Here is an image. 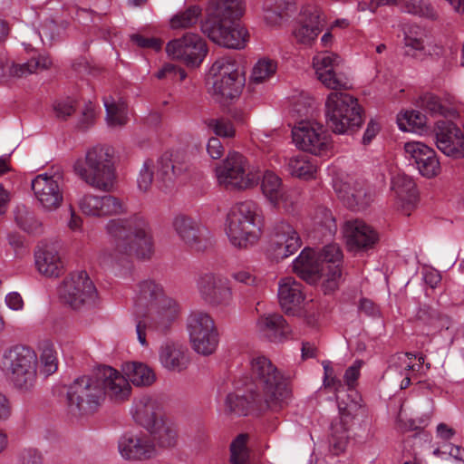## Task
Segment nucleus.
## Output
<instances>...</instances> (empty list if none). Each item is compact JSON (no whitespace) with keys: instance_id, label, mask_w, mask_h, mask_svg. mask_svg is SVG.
Returning <instances> with one entry per match:
<instances>
[{"instance_id":"nucleus-23","label":"nucleus","mask_w":464,"mask_h":464,"mask_svg":"<svg viewBox=\"0 0 464 464\" xmlns=\"http://www.w3.org/2000/svg\"><path fill=\"white\" fill-rule=\"evenodd\" d=\"M435 141L437 148L446 156L464 157V133L452 121H439L436 123Z\"/></svg>"},{"instance_id":"nucleus-14","label":"nucleus","mask_w":464,"mask_h":464,"mask_svg":"<svg viewBox=\"0 0 464 464\" xmlns=\"http://www.w3.org/2000/svg\"><path fill=\"white\" fill-rule=\"evenodd\" d=\"M200 298L211 306H227L233 299L229 281L220 273L206 272L197 280Z\"/></svg>"},{"instance_id":"nucleus-4","label":"nucleus","mask_w":464,"mask_h":464,"mask_svg":"<svg viewBox=\"0 0 464 464\" xmlns=\"http://www.w3.org/2000/svg\"><path fill=\"white\" fill-rule=\"evenodd\" d=\"M0 372L20 392H30L37 382L38 354L29 345L13 344L0 354Z\"/></svg>"},{"instance_id":"nucleus-50","label":"nucleus","mask_w":464,"mask_h":464,"mask_svg":"<svg viewBox=\"0 0 464 464\" xmlns=\"http://www.w3.org/2000/svg\"><path fill=\"white\" fill-rule=\"evenodd\" d=\"M277 63L269 58H261L254 65L250 76L252 82L259 84L270 80L276 72Z\"/></svg>"},{"instance_id":"nucleus-59","label":"nucleus","mask_w":464,"mask_h":464,"mask_svg":"<svg viewBox=\"0 0 464 464\" xmlns=\"http://www.w3.org/2000/svg\"><path fill=\"white\" fill-rule=\"evenodd\" d=\"M154 163L152 160H146L140 170L137 183L138 188L141 191H148L153 180Z\"/></svg>"},{"instance_id":"nucleus-12","label":"nucleus","mask_w":464,"mask_h":464,"mask_svg":"<svg viewBox=\"0 0 464 464\" xmlns=\"http://www.w3.org/2000/svg\"><path fill=\"white\" fill-rule=\"evenodd\" d=\"M39 207L47 212L58 209L63 201V175L59 169L38 174L31 182Z\"/></svg>"},{"instance_id":"nucleus-55","label":"nucleus","mask_w":464,"mask_h":464,"mask_svg":"<svg viewBox=\"0 0 464 464\" xmlns=\"http://www.w3.org/2000/svg\"><path fill=\"white\" fill-rule=\"evenodd\" d=\"M76 109V101L72 97H64L56 100L53 104V110L55 116L65 120L72 116Z\"/></svg>"},{"instance_id":"nucleus-47","label":"nucleus","mask_w":464,"mask_h":464,"mask_svg":"<svg viewBox=\"0 0 464 464\" xmlns=\"http://www.w3.org/2000/svg\"><path fill=\"white\" fill-rule=\"evenodd\" d=\"M402 11L429 19H436L438 14L429 0H390Z\"/></svg>"},{"instance_id":"nucleus-20","label":"nucleus","mask_w":464,"mask_h":464,"mask_svg":"<svg viewBox=\"0 0 464 464\" xmlns=\"http://www.w3.org/2000/svg\"><path fill=\"white\" fill-rule=\"evenodd\" d=\"M156 381L154 371L148 365L138 362H128L118 371V401L126 400L131 394V385L148 387Z\"/></svg>"},{"instance_id":"nucleus-64","label":"nucleus","mask_w":464,"mask_h":464,"mask_svg":"<svg viewBox=\"0 0 464 464\" xmlns=\"http://www.w3.org/2000/svg\"><path fill=\"white\" fill-rule=\"evenodd\" d=\"M105 107V121L108 128L114 130L116 128V102L113 96L109 95L103 98Z\"/></svg>"},{"instance_id":"nucleus-48","label":"nucleus","mask_w":464,"mask_h":464,"mask_svg":"<svg viewBox=\"0 0 464 464\" xmlns=\"http://www.w3.org/2000/svg\"><path fill=\"white\" fill-rule=\"evenodd\" d=\"M258 327L264 337L278 343L286 340L292 330L287 321H258Z\"/></svg>"},{"instance_id":"nucleus-42","label":"nucleus","mask_w":464,"mask_h":464,"mask_svg":"<svg viewBox=\"0 0 464 464\" xmlns=\"http://www.w3.org/2000/svg\"><path fill=\"white\" fill-rule=\"evenodd\" d=\"M212 94L220 102L237 97L244 85L243 78L228 77L209 82Z\"/></svg>"},{"instance_id":"nucleus-39","label":"nucleus","mask_w":464,"mask_h":464,"mask_svg":"<svg viewBox=\"0 0 464 464\" xmlns=\"http://www.w3.org/2000/svg\"><path fill=\"white\" fill-rule=\"evenodd\" d=\"M334 188L339 198L350 208H364L369 204L366 188L362 185L352 187L345 182H334Z\"/></svg>"},{"instance_id":"nucleus-17","label":"nucleus","mask_w":464,"mask_h":464,"mask_svg":"<svg viewBox=\"0 0 464 464\" xmlns=\"http://www.w3.org/2000/svg\"><path fill=\"white\" fill-rule=\"evenodd\" d=\"M201 31L212 42L231 49H243L249 37L246 29L234 20L223 24L204 22Z\"/></svg>"},{"instance_id":"nucleus-5","label":"nucleus","mask_w":464,"mask_h":464,"mask_svg":"<svg viewBox=\"0 0 464 464\" xmlns=\"http://www.w3.org/2000/svg\"><path fill=\"white\" fill-rule=\"evenodd\" d=\"M72 168L75 175L90 187L111 192L116 185V150L107 145L93 147Z\"/></svg>"},{"instance_id":"nucleus-60","label":"nucleus","mask_w":464,"mask_h":464,"mask_svg":"<svg viewBox=\"0 0 464 464\" xmlns=\"http://www.w3.org/2000/svg\"><path fill=\"white\" fill-rule=\"evenodd\" d=\"M173 160L172 155L169 156L167 154L163 155L158 162V176L164 182H173L174 181V174H173Z\"/></svg>"},{"instance_id":"nucleus-49","label":"nucleus","mask_w":464,"mask_h":464,"mask_svg":"<svg viewBox=\"0 0 464 464\" xmlns=\"http://www.w3.org/2000/svg\"><path fill=\"white\" fill-rule=\"evenodd\" d=\"M287 169L292 176L304 179L314 178L316 172V166L306 156L301 154L289 159Z\"/></svg>"},{"instance_id":"nucleus-24","label":"nucleus","mask_w":464,"mask_h":464,"mask_svg":"<svg viewBox=\"0 0 464 464\" xmlns=\"http://www.w3.org/2000/svg\"><path fill=\"white\" fill-rule=\"evenodd\" d=\"M347 247L352 251H367L379 241L378 232L359 219L348 220L343 227Z\"/></svg>"},{"instance_id":"nucleus-34","label":"nucleus","mask_w":464,"mask_h":464,"mask_svg":"<svg viewBox=\"0 0 464 464\" xmlns=\"http://www.w3.org/2000/svg\"><path fill=\"white\" fill-rule=\"evenodd\" d=\"M278 298L287 315H295L304 300L302 284L293 277H285L278 284Z\"/></svg>"},{"instance_id":"nucleus-36","label":"nucleus","mask_w":464,"mask_h":464,"mask_svg":"<svg viewBox=\"0 0 464 464\" xmlns=\"http://www.w3.org/2000/svg\"><path fill=\"white\" fill-rule=\"evenodd\" d=\"M244 10L243 0H209L205 22L223 24L239 18Z\"/></svg>"},{"instance_id":"nucleus-8","label":"nucleus","mask_w":464,"mask_h":464,"mask_svg":"<svg viewBox=\"0 0 464 464\" xmlns=\"http://www.w3.org/2000/svg\"><path fill=\"white\" fill-rule=\"evenodd\" d=\"M58 296L67 308L83 316L95 314L101 306L97 289L83 270L73 271L63 280Z\"/></svg>"},{"instance_id":"nucleus-26","label":"nucleus","mask_w":464,"mask_h":464,"mask_svg":"<svg viewBox=\"0 0 464 464\" xmlns=\"http://www.w3.org/2000/svg\"><path fill=\"white\" fill-rule=\"evenodd\" d=\"M118 451L128 460H148L157 455L153 441L144 433L121 436L118 442Z\"/></svg>"},{"instance_id":"nucleus-1","label":"nucleus","mask_w":464,"mask_h":464,"mask_svg":"<svg viewBox=\"0 0 464 464\" xmlns=\"http://www.w3.org/2000/svg\"><path fill=\"white\" fill-rule=\"evenodd\" d=\"M250 369L257 392H251L249 398L240 392H228L225 398V411L245 415L253 406L272 411L282 409L291 395L287 379L263 355L251 360Z\"/></svg>"},{"instance_id":"nucleus-2","label":"nucleus","mask_w":464,"mask_h":464,"mask_svg":"<svg viewBox=\"0 0 464 464\" xmlns=\"http://www.w3.org/2000/svg\"><path fill=\"white\" fill-rule=\"evenodd\" d=\"M154 254V240L148 222L138 214L128 215L118 201V256L121 255L128 259L126 266L118 271V276H130L132 264L129 258L150 260Z\"/></svg>"},{"instance_id":"nucleus-16","label":"nucleus","mask_w":464,"mask_h":464,"mask_svg":"<svg viewBox=\"0 0 464 464\" xmlns=\"http://www.w3.org/2000/svg\"><path fill=\"white\" fill-rule=\"evenodd\" d=\"M188 341L195 353L208 357L218 351L220 334L215 321H188Z\"/></svg>"},{"instance_id":"nucleus-30","label":"nucleus","mask_w":464,"mask_h":464,"mask_svg":"<svg viewBox=\"0 0 464 464\" xmlns=\"http://www.w3.org/2000/svg\"><path fill=\"white\" fill-rule=\"evenodd\" d=\"M82 213L89 218H107L116 213V197L87 193L78 200Z\"/></svg>"},{"instance_id":"nucleus-28","label":"nucleus","mask_w":464,"mask_h":464,"mask_svg":"<svg viewBox=\"0 0 464 464\" xmlns=\"http://www.w3.org/2000/svg\"><path fill=\"white\" fill-rule=\"evenodd\" d=\"M343 254L336 244L325 246L320 255L323 275L326 276L323 283V289L325 294L334 291L338 287L341 278V268L339 263Z\"/></svg>"},{"instance_id":"nucleus-9","label":"nucleus","mask_w":464,"mask_h":464,"mask_svg":"<svg viewBox=\"0 0 464 464\" xmlns=\"http://www.w3.org/2000/svg\"><path fill=\"white\" fill-rule=\"evenodd\" d=\"M324 111L328 126L338 134L353 131L362 122V108L357 99L345 92H331L326 97Z\"/></svg>"},{"instance_id":"nucleus-33","label":"nucleus","mask_w":464,"mask_h":464,"mask_svg":"<svg viewBox=\"0 0 464 464\" xmlns=\"http://www.w3.org/2000/svg\"><path fill=\"white\" fill-rule=\"evenodd\" d=\"M392 190L396 204L402 212L410 215L418 202V191L411 178L405 174H397L392 179Z\"/></svg>"},{"instance_id":"nucleus-27","label":"nucleus","mask_w":464,"mask_h":464,"mask_svg":"<svg viewBox=\"0 0 464 464\" xmlns=\"http://www.w3.org/2000/svg\"><path fill=\"white\" fill-rule=\"evenodd\" d=\"M324 19L316 7H306L295 25L293 35L297 44L311 46L322 33Z\"/></svg>"},{"instance_id":"nucleus-51","label":"nucleus","mask_w":464,"mask_h":464,"mask_svg":"<svg viewBox=\"0 0 464 464\" xmlns=\"http://www.w3.org/2000/svg\"><path fill=\"white\" fill-rule=\"evenodd\" d=\"M314 225L324 237L331 238L337 231V225L332 212L326 208H319L314 218Z\"/></svg>"},{"instance_id":"nucleus-18","label":"nucleus","mask_w":464,"mask_h":464,"mask_svg":"<svg viewBox=\"0 0 464 464\" xmlns=\"http://www.w3.org/2000/svg\"><path fill=\"white\" fill-rule=\"evenodd\" d=\"M302 246V239L295 227L288 221L276 222L270 234L269 249L276 259H285Z\"/></svg>"},{"instance_id":"nucleus-56","label":"nucleus","mask_w":464,"mask_h":464,"mask_svg":"<svg viewBox=\"0 0 464 464\" xmlns=\"http://www.w3.org/2000/svg\"><path fill=\"white\" fill-rule=\"evenodd\" d=\"M18 464H44L43 452L34 447H25L19 450L16 456Z\"/></svg>"},{"instance_id":"nucleus-29","label":"nucleus","mask_w":464,"mask_h":464,"mask_svg":"<svg viewBox=\"0 0 464 464\" xmlns=\"http://www.w3.org/2000/svg\"><path fill=\"white\" fill-rule=\"evenodd\" d=\"M159 360L164 369L178 373L185 372L191 363L188 349L175 342H168L160 347Z\"/></svg>"},{"instance_id":"nucleus-10","label":"nucleus","mask_w":464,"mask_h":464,"mask_svg":"<svg viewBox=\"0 0 464 464\" xmlns=\"http://www.w3.org/2000/svg\"><path fill=\"white\" fill-rule=\"evenodd\" d=\"M295 145L315 156H329L333 152L332 137L326 128L316 121L302 120L292 129Z\"/></svg>"},{"instance_id":"nucleus-35","label":"nucleus","mask_w":464,"mask_h":464,"mask_svg":"<svg viewBox=\"0 0 464 464\" xmlns=\"http://www.w3.org/2000/svg\"><path fill=\"white\" fill-rule=\"evenodd\" d=\"M293 270L309 284H316L318 280L326 278L323 275L322 265L315 259V252L312 248H304L293 262Z\"/></svg>"},{"instance_id":"nucleus-3","label":"nucleus","mask_w":464,"mask_h":464,"mask_svg":"<svg viewBox=\"0 0 464 464\" xmlns=\"http://www.w3.org/2000/svg\"><path fill=\"white\" fill-rule=\"evenodd\" d=\"M116 370L99 366L91 376L73 381L67 391L68 408L72 414L84 415L95 411L107 395H116Z\"/></svg>"},{"instance_id":"nucleus-46","label":"nucleus","mask_w":464,"mask_h":464,"mask_svg":"<svg viewBox=\"0 0 464 464\" xmlns=\"http://www.w3.org/2000/svg\"><path fill=\"white\" fill-rule=\"evenodd\" d=\"M235 77L243 78L238 71V64L232 57H221L218 59L211 66L208 74V82L214 80H223L224 78Z\"/></svg>"},{"instance_id":"nucleus-44","label":"nucleus","mask_w":464,"mask_h":464,"mask_svg":"<svg viewBox=\"0 0 464 464\" xmlns=\"http://www.w3.org/2000/svg\"><path fill=\"white\" fill-rule=\"evenodd\" d=\"M37 354L40 372L45 377L53 374L58 370V353L52 342H42L38 346Z\"/></svg>"},{"instance_id":"nucleus-6","label":"nucleus","mask_w":464,"mask_h":464,"mask_svg":"<svg viewBox=\"0 0 464 464\" xmlns=\"http://www.w3.org/2000/svg\"><path fill=\"white\" fill-rule=\"evenodd\" d=\"M362 364L363 362L362 360H356L344 372V382L350 391V393L347 394V401L341 400L339 393H336L339 416L332 422V440L330 441L334 454H339L345 450L348 440V430L353 420L362 410V398L353 388L360 376Z\"/></svg>"},{"instance_id":"nucleus-13","label":"nucleus","mask_w":464,"mask_h":464,"mask_svg":"<svg viewBox=\"0 0 464 464\" xmlns=\"http://www.w3.org/2000/svg\"><path fill=\"white\" fill-rule=\"evenodd\" d=\"M166 52L172 59L188 66H198L208 53L206 42L197 34L186 33L179 38L169 41Z\"/></svg>"},{"instance_id":"nucleus-52","label":"nucleus","mask_w":464,"mask_h":464,"mask_svg":"<svg viewBox=\"0 0 464 464\" xmlns=\"http://www.w3.org/2000/svg\"><path fill=\"white\" fill-rule=\"evenodd\" d=\"M14 221L21 229L29 233L37 231L41 227V223L34 212L24 206H18L15 208Z\"/></svg>"},{"instance_id":"nucleus-43","label":"nucleus","mask_w":464,"mask_h":464,"mask_svg":"<svg viewBox=\"0 0 464 464\" xmlns=\"http://www.w3.org/2000/svg\"><path fill=\"white\" fill-rule=\"evenodd\" d=\"M181 305L174 298L165 293L143 315V317H159L160 319H175L181 316Z\"/></svg>"},{"instance_id":"nucleus-31","label":"nucleus","mask_w":464,"mask_h":464,"mask_svg":"<svg viewBox=\"0 0 464 464\" xmlns=\"http://www.w3.org/2000/svg\"><path fill=\"white\" fill-rule=\"evenodd\" d=\"M164 293L163 285L155 279L146 278L140 281L135 286L132 297L136 313L143 316Z\"/></svg>"},{"instance_id":"nucleus-58","label":"nucleus","mask_w":464,"mask_h":464,"mask_svg":"<svg viewBox=\"0 0 464 464\" xmlns=\"http://www.w3.org/2000/svg\"><path fill=\"white\" fill-rule=\"evenodd\" d=\"M417 103L420 108L431 114H441L443 112L440 100L432 93L426 92L420 95Z\"/></svg>"},{"instance_id":"nucleus-7","label":"nucleus","mask_w":464,"mask_h":464,"mask_svg":"<svg viewBox=\"0 0 464 464\" xmlns=\"http://www.w3.org/2000/svg\"><path fill=\"white\" fill-rule=\"evenodd\" d=\"M263 217L259 206L251 200L237 203L227 217L226 234L237 248L255 245L262 235Z\"/></svg>"},{"instance_id":"nucleus-57","label":"nucleus","mask_w":464,"mask_h":464,"mask_svg":"<svg viewBox=\"0 0 464 464\" xmlns=\"http://www.w3.org/2000/svg\"><path fill=\"white\" fill-rule=\"evenodd\" d=\"M208 127L213 130L217 136L222 138H233L236 134L233 123L227 119H212L208 121Z\"/></svg>"},{"instance_id":"nucleus-22","label":"nucleus","mask_w":464,"mask_h":464,"mask_svg":"<svg viewBox=\"0 0 464 464\" xmlns=\"http://www.w3.org/2000/svg\"><path fill=\"white\" fill-rule=\"evenodd\" d=\"M264 197L275 208L290 212L296 203L295 193L285 188L282 179L272 170H266L261 179Z\"/></svg>"},{"instance_id":"nucleus-61","label":"nucleus","mask_w":464,"mask_h":464,"mask_svg":"<svg viewBox=\"0 0 464 464\" xmlns=\"http://www.w3.org/2000/svg\"><path fill=\"white\" fill-rule=\"evenodd\" d=\"M136 332L138 341L142 346H147V337L159 338L158 330H156L155 324L151 323H140L136 325Z\"/></svg>"},{"instance_id":"nucleus-45","label":"nucleus","mask_w":464,"mask_h":464,"mask_svg":"<svg viewBox=\"0 0 464 464\" xmlns=\"http://www.w3.org/2000/svg\"><path fill=\"white\" fill-rule=\"evenodd\" d=\"M202 16V8L192 5L179 10L169 19V28L172 30H186L194 27Z\"/></svg>"},{"instance_id":"nucleus-63","label":"nucleus","mask_w":464,"mask_h":464,"mask_svg":"<svg viewBox=\"0 0 464 464\" xmlns=\"http://www.w3.org/2000/svg\"><path fill=\"white\" fill-rule=\"evenodd\" d=\"M359 314L365 317H381L383 316L380 307L372 300L362 298L358 306Z\"/></svg>"},{"instance_id":"nucleus-11","label":"nucleus","mask_w":464,"mask_h":464,"mask_svg":"<svg viewBox=\"0 0 464 464\" xmlns=\"http://www.w3.org/2000/svg\"><path fill=\"white\" fill-rule=\"evenodd\" d=\"M215 171L218 184L226 188L246 189L257 182L256 175L249 170L247 160L236 151L229 152Z\"/></svg>"},{"instance_id":"nucleus-15","label":"nucleus","mask_w":464,"mask_h":464,"mask_svg":"<svg viewBox=\"0 0 464 464\" xmlns=\"http://www.w3.org/2000/svg\"><path fill=\"white\" fill-rule=\"evenodd\" d=\"M342 59L330 52H321L314 55L313 65L317 79L323 85L334 91L347 90L351 83L345 73L339 71Z\"/></svg>"},{"instance_id":"nucleus-53","label":"nucleus","mask_w":464,"mask_h":464,"mask_svg":"<svg viewBox=\"0 0 464 464\" xmlns=\"http://www.w3.org/2000/svg\"><path fill=\"white\" fill-rule=\"evenodd\" d=\"M248 436L239 434L230 446V462L231 464H248L249 451L247 448Z\"/></svg>"},{"instance_id":"nucleus-25","label":"nucleus","mask_w":464,"mask_h":464,"mask_svg":"<svg viewBox=\"0 0 464 464\" xmlns=\"http://www.w3.org/2000/svg\"><path fill=\"white\" fill-rule=\"evenodd\" d=\"M406 158L416 165L419 172L428 179L440 172L437 154L430 147L420 141H409L404 144Z\"/></svg>"},{"instance_id":"nucleus-54","label":"nucleus","mask_w":464,"mask_h":464,"mask_svg":"<svg viewBox=\"0 0 464 464\" xmlns=\"http://www.w3.org/2000/svg\"><path fill=\"white\" fill-rule=\"evenodd\" d=\"M399 128L402 130H418L426 125L425 116L418 111H406L398 118Z\"/></svg>"},{"instance_id":"nucleus-62","label":"nucleus","mask_w":464,"mask_h":464,"mask_svg":"<svg viewBox=\"0 0 464 464\" xmlns=\"http://www.w3.org/2000/svg\"><path fill=\"white\" fill-rule=\"evenodd\" d=\"M397 422L401 429L403 430H418L421 428L422 426L427 425V420L420 419L415 420L411 418H408L406 412L403 409H401L398 416H397Z\"/></svg>"},{"instance_id":"nucleus-38","label":"nucleus","mask_w":464,"mask_h":464,"mask_svg":"<svg viewBox=\"0 0 464 464\" xmlns=\"http://www.w3.org/2000/svg\"><path fill=\"white\" fill-rule=\"evenodd\" d=\"M147 431L150 434L151 437L150 438L153 441L156 450L157 447L162 450H169L178 444V430L166 416L153 429Z\"/></svg>"},{"instance_id":"nucleus-37","label":"nucleus","mask_w":464,"mask_h":464,"mask_svg":"<svg viewBox=\"0 0 464 464\" xmlns=\"http://www.w3.org/2000/svg\"><path fill=\"white\" fill-rule=\"evenodd\" d=\"M52 61L47 55L40 54L34 57L26 63H16L6 60L0 62V69L4 74L13 78H24L28 75L37 72L39 70H44L51 66Z\"/></svg>"},{"instance_id":"nucleus-40","label":"nucleus","mask_w":464,"mask_h":464,"mask_svg":"<svg viewBox=\"0 0 464 464\" xmlns=\"http://www.w3.org/2000/svg\"><path fill=\"white\" fill-rule=\"evenodd\" d=\"M264 18L270 25L280 24L295 9V0H265Z\"/></svg>"},{"instance_id":"nucleus-32","label":"nucleus","mask_w":464,"mask_h":464,"mask_svg":"<svg viewBox=\"0 0 464 464\" xmlns=\"http://www.w3.org/2000/svg\"><path fill=\"white\" fill-rule=\"evenodd\" d=\"M34 263L37 271L46 277H58L64 269L59 249L54 245L39 246L34 253Z\"/></svg>"},{"instance_id":"nucleus-19","label":"nucleus","mask_w":464,"mask_h":464,"mask_svg":"<svg viewBox=\"0 0 464 464\" xmlns=\"http://www.w3.org/2000/svg\"><path fill=\"white\" fill-rule=\"evenodd\" d=\"M129 412L134 423L146 430L153 429L166 416L161 400L149 393L135 397Z\"/></svg>"},{"instance_id":"nucleus-41","label":"nucleus","mask_w":464,"mask_h":464,"mask_svg":"<svg viewBox=\"0 0 464 464\" xmlns=\"http://www.w3.org/2000/svg\"><path fill=\"white\" fill-rule=\"evenodd\" d=\"M412 356L411 353H401L392 355L390 359L389 371L404 376L400 384L401 389H406L410 385L411 379L416 372Z\"/></svg>"},{"instance_id":"nucleus-21","label":"nucleus","mask_w":464,"mask_h":464,"mask_svg":"<svg viewBox=\"0 0 464 464\" xmlns=\"http://www.w3.org/2000/svg\"><path fill=\"white\" fill-rule=\"evenodd\" d=\"M171 227L186 245L197 250L207 246L209 239V231L193 218L179 213L174 216Z\"/></svg>"}]
</instances>
